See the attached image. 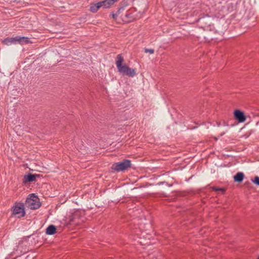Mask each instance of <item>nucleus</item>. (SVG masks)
I'll use <instances>...</instances> for the list:
<instances>
[{
    "label": "nucleus",
    "mask_w": 259,
    "mask_h": 259,
    "mask_svg": "<svg viewBox=\"0 0 259 259\" xmlns=\"http://www.w3.org/2000/svg\"><path fill=\"white\" fill-rule=\"evenodd\" d=\"M123 58L121 54H118L116 58V65L118 71L123 75H126L130 77H133L136 72L135 69L129 67L125 64H122Z\"/></svg>",
    "instance_id": "obj_1"
},
{
    "label": "nucleus",
    "mask_w": 259,
    "mask_h": 259,
    "mask_svg": "<svg viewBox=\"0 0 259 259\" xmlns=\"http://www.w3.org/2000/svg\"><path fill=\"white\" fill-rule=\"evenodd\" d=\"M131 166V161L128 159H124L121 162L114 163L111 168L117 172L123 171L127 170Z\"/></svg>",
    "instance_id": "obj_2"
},
{
    "label": "nucleus",
    "mask_w": 259,
    "mask_h": 259,
    "mask_svg": "<svg viewBox=\"0 0 259 259\" xmlns=\"http://www.w3.org/2000/svg\"><path fill=\"white\" fill-rule=\"evenodd\" d=\"M25 205L31 209H36L40 207V203L38 201V198L34 194H31L25 201Z\"/></svg>",
    "instance_id": "obj_3"
},
{
    "label": "nucleus",
    "mask_w": 259,
    "mask_h": 259,
    "mask_svg": "<svg viewBox=\"0 0 259 259\" xmlns=\"http://www.w3.org/2000/svg\"><path fill=\"white\" fill-rule=\"evenodd\" d=\"M13 214L18 218L23 217L25 214L24 205L23 203H17L13 207Z\"/></svg>",
    "instance_id": "obj_4"
},
{
    "label": "nucleus",
    "mask_w": 259,
    "mask_h": 259,
    "mask_svg": "<svg viewBox=\"0 0 259 259\" xmlns=\"http://www.w3.org/2000/svg\"><path fill=\"white\" fill-rule=\"evenodd\" d=\"M197 21L202 24L201 27L204 30H207L208 29L211 30V28L213 27V26L211 25V22L210 21H208L207 20L205 19V18H199Z\"/></svg>",
    "instance_id": "obj_5"
},
{
    "label": "nucleus",
    "mask_w": 259,
    "mask_h": 259,
    "mask_svg": "<svg viewBox=\"0 0 259 259\" xmlns=\"http://www.w3.org/2000/svg\"><path fill=\"white\" fill-rule=\"evenodd\" d=\"M234 115L235 119L239 122H243L246 120V117L244 115V113H243V112L239 110H235L234 112Z\"/></svg>",
    "instance_id": "obj_6"
},
{
    "label": "nucleus",
    "mask_w": 259,
    "mask_h": 259,
    "mask_svg": "<svg viewBox=\"0 0 259 259\" xmlns=\"http://www.w3.org/2000/svg\"><path fill=\"white\" fill-rule=\"evenodd\" d=\"M16 40L17 44H19L20 45H24L29 43H32V42L29 40V38L28 37L25 36H17Z\"/></svg>",
    "instance_id": "obj_7"
},
{
    "label": "nucleus",
    "mask_w": 259,
    "mask_h": 259,
    "mask_svg": "<svg viewBox=\"0 0 259 259\" xmlns=\"http://www.w3.org/2000/svg\"><path fill=\"white\" fill-rule=\"evenodd\" d=\"M38 175L36 174H28L27 175L24 176V182H32L35 181L36 177H38Z\"/></svg>",
    "instance_id": "obj_8"
},
{
    "label": "nucleus",
    "mask_w": 259,
    "mask_h": 259,
    "mask_svg": "<svg viewBox=\"0 0 259 259\" xmlns=\"http://www.w3.org/2000/svg\"><path fill=\"white\" fill-rule=\"evenodd\" d=\"M4 44L6 45H11L12 44H16V36L15 37H7L3 40Z\"/></svg>",
    "instance_id": "obj_9"
},
{
    "label": "nucleus",
    "mask_w": 259,
    "mask_h": 259,
    "mask_svg": "<svg viewBox=\"0 0 259 259\" xmlns=\"http://www.w3.org/2000/svg\"><path fill=\"white\" fill-rule=\"evenodd\" d=\"M244 178V175L242 172H237L233 177L235 182L241 183Z\"/></svg>",
    "instance_id": "obj_10"
},
{
    "label": "nucleus",
    "mask_w": 259,
    "mask_h": 259,
    "mask_svg": "<svg viewBox=\"0 0 259 259\" xmlns=\"http://www.w3.org/2000/svg\"><path fill=\"white\" fill-rule=\"evenodd\" d=\"M56 232V228L54 225H50L46 230V233L48 235H52Z\"/></svg>",
    "instance_id": "obj_11"
},
{
    "label": "nucleus",
    "mask_w": 259,
    "mask_h": 259,
    "mask_svg": "<svg viewBox=\"0 0 259 259\" xmlns=\"http://www.w3.org/2000/svg\"><path fill=\"white\" fill-rule=\"evenodd\" d=\"M98 5H100L101 7L105 9L109 8L112 5L109 0H104L99 2H98Z\"/></svg>",
    "instance_id": "obj_12"
},
{
    "label": "nucleus",
    "mask_w": 259,
    "mask_h": 259,
    "mask_svg": "<svg viewBox=\"0 0 259 259\" xmlns=\"http://www.w3.org/2000/svg\"><path fill=\"white\" fill-rule=\"evenodd\" d=\"M101 8L100 5H98V3L92 5L90 7V11L93 13H96Z\"/></svg>",
    "instance_id": "obj_13"
},
{
    "label": "nucleus",
    "mask_w": 259,
    "mask_h": 259,
    "mask_svg": "<svg viewBox=\"0 0 259 259\" xmlns=\"http://www.w3.org/2000/svg\"><path fill=\"white\" fill-rule=\"evenodd\" d=\"M252 182L256 185H257L259 186V177H257V176L255 177L254 180H252Z\"/></svg>",
    "instance_id": "obj_14"
},
{
    "label": "nucleus",
    "mask_w": 259,
    "mask_h": 259,
    "mask_svg": "<svg viewBox=\"0 0 259 259\" xmlns=\"http://www.w3.org/2000/svg\"><path fill=\"white\" fill-rule=\"evenodd\" d=\"M144 52L146 53H150V54H152L154 53V50L152 49L145 48L144 49Z\"/></svg>",
    "instance_id": "obj_15"
},
{
    "label": "nucleus",
    "mask_w": 259,
    "mask_h": 259,
    "mask_svg": "<svg viewBox=\"0 0 259 259\" xmlns=\"http://www.w3.org/2000/svg\"><path fill=\"white\" fill-rule=\"evenodd\" d=\"M212 189L214 191H222L223 193L225 192V189L222 188H217L214 187H212Z\"/></svg>",
    "instance_id": "obj_16"
},
{
    "label": "nucleus",
    "mask_w": 259,
    "mask_h": 259,
    "mask_svg": "<svg viewBox=\"0 0 259 259\" xmlns=\"http://www.w3.org/2000/svg\"><path fill=\"white\" fill-rule=\"evenodd\" d=\"M111 16H112V18L113 19L115 20L116 19L117 16V14H112Z\"/></svg>",
    "instance_id": "obj_17"
},
{
    "label": "nucleus",
    "mask_w": 259,
    "mask_h": 259,
    "mask_svg": "<svg viewBox=\"0 0 259 259\" xmlns=\"http://www.w3.org/2000/svg\"><path fill=\"white\" fill-rule=\"evenodd\" d=\"M118 0H109L111 2V4L113 5L115 2H117Z\"/></svg>",
    "instance_id": "obj_18"
},
{
    "label": "nucleus",
    "mask_w": 259,
    "mask_h": 259,
    "mask_svg": "<svg viewBox=\"0 0 259 259\" xmlns=\"http://www.w3.org/2000/svg\"><path fill=\"white\" fill-rule=\"evenodd\" d=\"M77 212L75 213L73 215V218L75 219L76 218V217L77 216Z\"/></svg>",
    "instance_id": "obj_19"
},
{
    "label": "nucleus",
    "mask_w": 259,
    "mask_h": 259,
    "mask_svg": "<svg viewBox=\"0 0 259 259\" xmlns=\"http://www.w3.org/2000/svg\"><path fill=\"white\" fill-rule=\"evenodd\" d=\"M125 16H126L127 18H130V14H126L125 15Z\"/></svg>",
    "instance_id": "obj_20"
},
{
    "label": "nucleus",
    "mask_w": 259,
    "mask_h": 259,
    "mask_svg": "<svg viewBox=\"0 0 259 259\" xmlns=\"http://www.w3.org/2000/svg\"><path fill=\"white\" fill-rule=\"evenodd\" d=\"M257 259H259V256L258 257Z\"/></svg>",
    "instance_id": "obj_21"
}]
</instances>
